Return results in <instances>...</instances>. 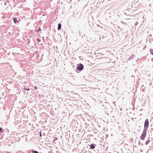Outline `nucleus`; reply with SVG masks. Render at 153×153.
<instances>
[{"instance_id": "nucleus-1", "label": "nucleus", "mask_w": 153, "mask_h": 153, "mask_svg": "<svg viewBox=\"0 0 153 153\" xmlns=\"http://www.w3.org/2000/svg\"><path fill=\"white\" fill-rule=\"evenodd\" d=\"M147 130L144 129L143 131V133L140 137V138L141 140H144L146 135Z\"/></svg>"}, {"instance_id": "nucleus-2", "label": "nucleus", "mask_w": 153, "mask_h": 153, "mask_svg": "<svg viewBox=\"0 0 153 153\" xmlns=\"http://www.w3.org/2000/svg\"><path fill=\"white\" fill-rule=\"evenodd\" d=\"M83 65L81 64H79L77 65L76 69L77 70L81 71L83 69Z\"/></svg>"}, {"instance_id": "nucleus-3", "label": "nucleus", "mask_w": 153, "mask_h": 153, "mask_svg": "<svg viewBox=\"0 0 153 153\" xmlns=\"http://www.w3.org/2000/svg\"><path fill=\"white\" fill-rule=\"evenodd\" d=\"M149 122L148 119H146L145 120L144 123V129L147 130V129L149 126Z\"/></svg>"}, {"instance_id": "nucleus-4", "label": "nucleus", "mask_w": 153, "mask_h": 153, "mask_svg": "<svg viewBox=\"0 0 153 153\" xmlns=\"http://www.w3.org/2000/svg\"><path fill=\"white\" fill-rule=\"evenodd\" d=\"M61 27V25L60 24H58V30H60Z\"/></svg>"}, {"instance_id": "nucleus-5", "label": "nucleus", "mask_w": 153, "mask_h": 153, "mask_svg": "<svg viewBox=\"0 0 153 153\" xmlns=\"http://www.w3.org/2000/svg\"><path fill=\"white\" fill-rule=\"evenodd\" d=\"M95 146L94 145L91 144L90 145V148L91 149H93L95 148Z\"/></svg>"}, {"instance_id": "nucleus-6", "label": "nucleus", "mask_w": 153, "mask_h": 153, "mask_svg": "<svg viewBox=\"0 0 153 153\" xmlns=\"http://www.w3.org/2000/svg\"><path fill=\"white\" fill-rule=\"evenodd\" d=\"M13 21L15 23L18 22V21L17 20V19L16 18H13Z\"/></svg>"}, {"instance_id": "nucleus-7", "label": "nucleus", "mask_w": 153, "mask_h": 153, "mask_svg": "<svg viewBox=\"0 0 153 153\" xmlns=\"http://www.w3.org/2000/svg\"><path fill=\"white\" fill-rule=\"evenodd\" d=\"M32 152L33 153H39V152L36 151H32Z\"/></svg>"}, {"instance_id": "nucleus-8", "label": "nucleus", "mask_w": 153, "mask_h": 153, "mask_svg": "<svg viewBox=\"0 0 153 153\" xmlns=\"http://www.w3.org/2000/svg\"><path fill=\"white\" fill-rule=\"evenodd\" d=\"M2 131H3V129H2V128H0V132H1Z\"/></svg>"}, {"instance_id": "nucleus-9", "label": "nucleus", "mask_w": 153, "mask_h": 153, "mask_svg": "<svg viewBox=\"0 0 153 153\" xmlns=\"http://www.w3.org/2000/svg\"><path fill=\"white\" fill-rule=\"evenodd\" d=\"M24 89L27 91H29V89H26L25 88H24Z\"/></svg>"}, {"instance_id": "nucleus-10", "label": "nucleus", "mask_w": 153, "mask_h": 153, "mask_svg": "<svg viewBox=\"0 0 153 153\" xmlns=\"http://www.w3.org/2000/svg\"><path fill=\"white\" fill-rule=\"evenodd\" d=\"M41 30V29L40 28H39L38 31V32H39Z\"/></svg>"}, {"instance_id": "nucleus-11", "label": "nucleus", "mask_w": 153, "mask_h": 153, "mask_svg": "<svg viewBox=\"0 0 153 153\" xmlns=\"http://www.w3.org/2000/svg\"><path fill=\"white\" fill-rule=\"evenodd\" d=\"M37 41H38V42H40V40H39V39H37Z\"/></svg>"}, {"instance_id": "nucleus-12", "label": "nucleus", "mask_w": 153, "mask_h": 153, "mask_svg": "<svg viewBox=\"0 0 153 153\" xmlns=\"http://www.w3.org/2000/svg\"><path fill=\"white\" fill-rule=\"evenodd\" d=\"M153 55V52L152 53H151Z\"/></svg>"}, {"instance_id": "nucleus-13", "label": "nucleus", "mask_w": 153, "mask_h": 153, "mask_svg": "<svg viewBox=\"0 0 153 153\" xmlns=\"http://www.w3.org/2000/svg\"><path fill=\"white\" fill-rule=\"evenodd\" d=\"M40 136H41V133H40Z\"/></svg>"}, {"instance_id": "nucleus-14", "label": "nucleus", "mask_w": 153, "mask_h": 153, "mask_svg": "<svg viewBox=\"0 0 153 153\" xmlns=\"http://www.w3.org/2000/svg\"><path fill=\"white\" fill-rule=\"evenodd\" d=\"M35 89H36V87H35Z\"/></svg>"}, {"instance_id": "nucleus-15", "label": "nucleus", "mask_w": 153, "mask_h": 153, "mask_svg": "<svg viewBox=\"0 0 153 153\" xmlns=\"http://www.w3.org/2000/svg\"><path fill=\"white\" fill-rule=\"evenodd\" d=\"M7 153H9V152H7Z\"/></svg>"}]
</instances>
